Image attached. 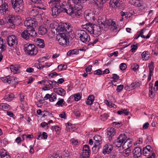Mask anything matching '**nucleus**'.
Segmentation results:
<instances>
[{"label":"nucleus","instance_id":"f257e3e1","mask_svg":"<svg viewBox=\"0 0 158 158\" xmlns=\"http://www.w3.org/2000/svg\"><path fill=\"white\" fill-rule=\"evenodd\" d=\"M61 0H50L48 2L49 6H52V15L54 18H56L61 13L65 12L71 15L74 13L73 7L68 3Z\"/></svg>","mask_w":158,"mask_h":158},{"label":"nucleus","instance_id":"f03ea898","mask_svg":"<svg viewBox=\"0 0 158 158\" xmlns=\"http://www.w3.org/2000/svg\"><path fill=\"white\" fill-rule=\"evenodd\" d=\"M76 34L83 43L87 44L90 40L89 35L84 30H79L76 31Z\"/></svg>","mask_w":158,"mask_h":158},{"label":"nucleus","instance_id":"7ed1b4c3","mask_svg":"<svg viewBox=\"0 0 158 158\" xmlns=\"http://www.w3.org/2000/svg\"><path fill=\"white\" fill-rule=\"evenodd\" d=\"M11 5L16 12H20L24 10L23 0H11Z\"/></svg>","mask_w":158,"mask_h":158},{"label":"nucleus","instance_id":"20e7f679","mask_svg":"<svg viewBox=\"0 0 158 158\" xmlns=\"http://www.w3.org/2000/svg\"><path fill=\"white\" fill-rule=\"evenodd\" d=\"M24 51L26 53L31 55H35L38 52L35 45L31 44L26 45L24 48Z\"/></svg>","mask_w":158,"mask_h":158},{"label":"nucleus","instance_id":"39448f33","mask_svg":"<svg viewBox=\"0 0 158 158\" xmlns=\"http://www.w3.org/2000/svg\"><path fill=\"white\" fill-rule=\"evenodd\" d=\"M24 24L27 27L28 29L32 30L34 29V27L37 26V22L35 19L31 18H27L24 22Z\"/></svg>","mask_w":158,"mask_h":158},{"label":"nucleus","instance_id":"423d86ee","mask_svg":"<svg viewBox=\"0 0 158 158\" xmlns=\"http://www.w3.org/2000/svg\"><path fill=\"white\" fill-rule=\"evenodd\" d=\"M56 39L59 44L60 45L66 46L69 45V40L64 33H60L59 35H57Z\"/></svg>","mask_w":158,"mask_h":158},{"label":"nucleus","instance_id":"0eeeda50","mask_svg":"<svg viewBox=\"0 0 158 158\" xmlns=\"http://www.w3.org/2000/svg\"><path fill=\"white\" fill-rule=\"evenodd\" d=\"M59 30L60 32H61V33H64L65 34L72 31V27L69 23H63L60 25Z\"/></svg>","mask_w":158,"mask_h":158},{"label":"nucleus","instance_id":"6e6552de","mask_svg":"<svg viewBox=\"0 0 158 158\" xmlns=\"http://www.w3.org/2000/svg\"><path fill=\"white\" fill-rule=\"evenodd\" d=\"M36 35V33L34 29L24 30L21 34L22 37L26 40L29 39L30 37H33Z\"/></svg>","mask_w":158,"mask_h":158},{"label":"nucleus","instance_id":"1a4fd4ad","mask_svg":"<svg viewBox=\"0 0 158 158\" xmlns=\"http://www.w3.org/2000/svg\"><path fill=\"white\" fill-rule=\"evenodd\" d=\"M126 138V136L124 134H121L114 141L115 145L118 148L120 147Z\"/></svg>","mask_w":158,"mask_h":158},{"label":"nucleus","instance_id":"9d476101","mask_svg":"<svg viewBox=\"0 0 158 158\" xmlns=\"http://www.w3.org/2000/svg\"><path fill=\"white\" fill-rule=\"evenodd\" d=\"M7 43L8 45L10 47L14 46H16L18 44V39L15 35H10L7 38Z\"/></svg>","mask_w":158,"mask_h":158},{"label":"nucleus","instance_id":"9b49d317","mask_svg":"<svg viewBox=\"0 0 158 158\" xmlns=\"http://www.w3.org/2000/svg\"><path fill=\"white\" fill-rule=\"evenodd\" d=\"M100 22H101V26L102 27H103V26L105 27L106 26V27L107 26H110L111 27L110 28L111 29H112L113 30L116 29L117 28V25L111 19H109L106 21V23L102 22L101 21L99 22V23Z\"/></svg>","mask_w":158,"mask_h":158},{"label":"nucleus","instance_id":"f8f14e48","mask_svg":"<svg viewBox=\"0 0 158 158\" xmlns=\"http://www.w3.org/2000/svg\"><path fill=\"white\" fill-rule=\"evenodd\" d=\"M97 26L95 24L88 23L85 25H83L82 27L84 29H86L91 34H94L95 27Z\"/></svg>","mask_w":158,"mask_h":158},{"label":"nucleus","instance_id":"ddd939ff","mask_svg":"<svg viewBox=\"0 0 158 158\" xmlns=\"http://www.w3.org/2000/svg\"><path fill=\"white\" fill-rule=\"evenodd\" d=\"M8 12V6L7 3L4 2L0 6V13L2 15L7 14Z\"/></svg>","mask_w":158,"mask_h":158},{"label":"nucleus","instance_id":"4468645a","mask_svg":"<svg viewBox=\"0 0 158 158\" xmlns=\"http://www.w3.org/2000/svg\"><path fill=\"white\" fill-rule=\"evenodd\" d=\"M141 148L135 147L133 151L134 158H140L142 154Z\"/></svg>","mask_w":158,"mask_h":158},{"label":"nucleus","instance_id":"2eb2a0df","mask_svg":"<svg viewBox=\"0 0 158 158\" xmlns=\"http://www.w3.org/2000/svg\"><path fill=\"white\" fill-rule=\"evenodd\" d=\"M113 149L112 146L110 144L105 145L103 148L102 153L104 155L110 154Z\"/></svg>","mask_w":158,"mask_h":158},{"label":"nucleus","instance_id":"dca6fc26","mask_svg":"<svg viewBox=\"0 0 158 158\" xmlns=\"http://www.w3.org/2000/svg\"><path fill=\"white\" fill-rule=\"evenodd\" d=\"M115 129L113 127H111L107 129V137L108 138V139L110 141L111 140L112 137L115 135Z\"/></svg>","mask_w":158,"mask_h":158},{"label":"nucleus","instance_id":"f3484780","mask_svg":"<svg viewBox=\"0 0 158 158\" xmlns=\"http://www.w3.org/2000/svg\"><path fill=\"white\" fill-rule=\"evenodd\" d=\"M148 67L149 68V74L148 77V81H149L151 80V76L153 75V71L154 67L153 62L151 61L150 63L149 64Z\"/></svg>","mask_w":158,"mask_h":158},{"label":"nucleus","instance_id":"a211bd4d","mask_svg":"<svg viewBox=\"0 0 158 158\" xmlns=\"http://www.w3.org/2000/svg\"><path fill=\"white\" fill-rule=\"evenodd\" d=\"M17 18L15 17V16L13 15H10L8 18V21L7 22L10 24V26H11V28L15 27V20Z\"/></svg>","mask_w":158,"mask_h":158},{"label":"nucleus","instance_id":"6ab92c4d","mask_svg":"<svg viewBox=\"0 0 158 158\" xmlns=\"http://www.w3.org/2000/svg\"><path fill=\"white\" fill-rule=\"evenodd\" d=\"M120 0H110L109 3L110 7L116 9L119 6V1Z\"/></svg>","mask_w":158,"mask_h":158},{"label":"nucleus","instance_id":"aec40b11","mask_svg":"<svg viewBox=\"0 0 158 158\" xmlns=\"http://www.w3.org/2000/svg\"><path fill=\"white\" fill-rule=\"evenodd\" d=\"M36 40V45L37 47L42 48H44L45 44L43 40L39 38H37Z\"/></svg>","mask_w":158,"mask_h":158},{"label":"nucleus","instance_id":"412c9836","mask_svg":"<svg viewBox=\"0 0 158 158\" xmlns=\"http://www.w3.org/2000/svg\"><path fill=\"white\" fill-rule=\"evenodd\" d=\"M132 146V141L130 139H127L123 145V148H130Z\"/></svg>","mask_w":158,"mask_h":158},{"label":"nucleus","instance_id":"4be33fe9","mask_svg":"<svg viewBox=\"0 0 158 158\" xmlns=\"http://www.w3.org/2000/svg\"><path fill=\"white\" fill-rule=\"evenodd\" d=\"M53 91L54 92L61 96H64L65 94V90L61 88H55L53 89Z\"/></svg>","mask_w":158,"mask_h":158},{"label":"nucleus","instance_id":"5701e85b","mask_svg":"<svg viewBox=\"0 0 158 158\" xmlns=\"http://www.w3.org/2000/svg\"><path fill=\"white\" fill-rule=\"evenodd\" d=\"M73 2L76 5H80V7L79 8L78 10L81 9L82 7L81 6V4L86 2L87 0H72Z\"/></svg>","mask_w":158,"mask_h":158},{"label":"nucleus","instance_id":"b1692460","mask_svg":"<svg viewBox=\"0 0 158 158\" xmlns=\"http://www.w3.org/2000/svg\"><path fill=\"white\" fill-rule=\"evenodd\" d=\"M47 28L44 26H40L38 29L39 33L41 35H44L47 32Z\"/></svg>","mask_w":158,"mask_h":158},{"label":"nucleus","instance_id":"393cba45","mask_svg":"<svg viewBox=\"0 0 158 158\" xmlns=\"http://www.w3.org/2000/svg\"><path fill=\"white\" fill-rule=\"evenodd\" d=\"M51 83V81L45 80L44 85H45L44 88H46V89H44V90H49V89L53 88V87L52 86Z\"/></svg>","mask_w":158,"mask_h":158},{"label":"nucleus","instance_id":"a878e982","mask_svg":"<svg viewBox=\"0 0 158 158\" xmlns=\"http://www.w3.org/2000/svg\"><path fill=\"white\" fill-rule=\"evenodd\" d=\"M141 56L143 60L146 61L149 59L150 54L148 51H144L142 53Z\"/></svg>","mask_w":158,"mask_h":158},{"label":"nucleus","instance_id":"bb28decb","mask_svg":"<svg viewBox=\"0 0 158 158\" xmlns=\"http://www.w3.org/2000/svg\"><path fill=\"white\" fill-rule=\"evenodd\" d=\"M11 108L10 106L6 103H0V110H10Z\"/></svg>","mask_w":158,"mask_h":158},{"label":"nucleus","instance_id":"cd10ccee","mask_svg":"<svg viewBox=\"0 0 158 158\" xmlns=\"http://www.w3.org/2000/svg\"><path fill=\"white\" fill-rule=\"evenodd\" d=\"M0 156L1 158H10V156L5 150H2L0 151Z\"/></svg>","mask_w":158,"mask_h":158},{"label":"nucleus","instance_id":"c85d7f7f","mask_svg":"<svg viewBox=\"0 0 158 158\" xmlns=\"http://www.w3.org/2000/svg\"><path fill=\"white\" fill-rule=\"evenodd\" d=\"M20 68V67L19 65H15L11 66L10 69L11 71L14 73H16L19 72V69Z\"/></svg>","mask_w":158,"mask_h":158},{"label":"nucleus","instance_id":"c756f323","mask_svg":"<svg viewBox=\"0 0 158 158\" xmlns=\"http://www.w3.org/2000/svg\"><path fill=\"white\" fill-rule=\"evenodd\" d=\"M1 80L4 83L10 84L11 83L12 79H11L9 76L6 77H2L1 78Z\"/></svg>","mask_w":158,"mask_h":158},{"label":"nucleus","instance_id":"7c9ffc66","mask_svg":"<svg viewBox=\"0 0 158 158\" xmlns=\"http://www.w3.org/2000/svg\"><path fill=\"white\" fill-rule=\"evenodd\" d=\"M15 98V96L12 93H10L9 94L6 95L4 97L5 99L7 101H10Z\"/></svg>","mask_w":158,"mask_h":158},{"label":"nucleus","instance_id":"2f4dec72","mask_svg":"<svg viewBox=\"0 0 158 158\" xmlns=\"http://www.w3.org/2000/svg\"><path fill=\"white\" fill-rule=\"evenodd\" d=\"M94 96L93 95H89L86 101V104L88 105H91L94 101Z\"/></svg>","mask_w":158,"mask_h":158},{"label":"nucleus","instance_id":"473e14b6","mask_svg":"<svg viewBox=\"0 0 158 158\" xmlns=\"http://www.w3.org/2000/svg\"><path fill=\"white\" fill-rule=\"evenodd\" d=\"M149 96L151 98H152L153 97V95L154 94V92L153 91V89L152 87V84L149 83Z\"/></svg>","mask_w":158,"mask_h":158},{"label":"nucleus","instance_id":"72a5a7b5","mask_svg":"<svg viewBox=\"0 0 158 158\" xmlns=\"http://www.w3.org/2000/svg\"><path fill=\"white\" fill-rule=\"evenodd\" d=\"M65 102L64 101L63 99L61 98L59 99L55 104L56 106H63L65 104Z\"/></svg>","mask_w":158,"mask_h":158},{"label":"nucleus","instance_id":"f704fd0d","mask_svg":"<svg viewBox=\"0 0 158 158\" xmlns=\"http://www.w3.org/2000/svg\"><path fill=\"white\" fill-rule=\"evenodd\" d=\"M78 50L77 49H74L69 51L67 53V55L68 56H70L72 55L77 54L78 53Z\"/></svg>","mask_w":158,"mask_h":158},{"label":"nucleus","instance_id":"c9c22d12","mask_svg":"<svg viewBox=\"0 0 158 158\" xmlns=\"http://www.w3.org/2000/svg\"><path fill=\"white\" fill-rule=\"evenodd\" d=\"M129 112V111L127 110V109H122L121 110H118L117 112V113L121 115L123 114H124L126 115H128Z\"/></svg>","mask_w":158,"mask_h":158},{"label":"nucleus","instance_id":"e433bc0d","mask_svg":"<svg viewBox=\"0 0 158 158\" xmlns=\"http://www.w3.org/2000/svg\"><path fill=\"white\" fill-rule=\"evenodd\" d=\"M30 13L31 15L33 17L37 16L39 14L37 10H36L35 9H33L30 11Z\"/></svg>","mask_w":158,"mask_h":158},{"label":"nucleus","instance_id":"4c0bfd02","mask_svg":"<svg viewBox=\"0 0 158 158\" xmlns=\"http://www.w3.org/2000/svg\"><path fill=\"white\" fill-rule=\"evenodd\" d=\"M119 78V76L116 74H113L112 78L114 80H113L112 81L113 85H116L114 83L117 81L116 80H118Z\"/></svg>","mask_w":158,"mask_h":158},{"label":"nucleus","instance_id":"58836bf2","mask_svg":"<svg viewBox=\"0 0 158 158\" xmlns=\"http://www.w3.org/2000/svg\"><path fill=\"white\" fill-rule=\"evenodd\" d=\"M125 150L123 152V155L124 156H127L130 153L131 149L130 148H125Z\"/></svg>","mask_w":158,"mask_h":158},{"label":"nucleus","instance_id":"ea45409f","mask_svg":"<svg viewBox=\"0 0 158 158\" xmlns=\"http://www.w3.org/2000/svg\"><path fill=\"white\" fill-rule=\"evenodd\" d=\"M92 16V15L91 13H85L84 15L85 19L88 22L91 20Z\"/></svg>","mask_w":158,"mask_h":158},{"label":"nucleus","instance_id":"a19ab883","mask_svg":"<svg viewBox=\"0 0 158 158\" xmlns=\"http://www.w3.org/2000/svg\"><path fill=\"white\" fill-rule=\"evenodd\" d=\"M89 156V154L87 152L82 151V152L80 155V158H87Z\"/></svg>","mask_w":158,"mask_h":158},{"label":"nucleus","instance_id":"79ce46f5","mask_svg":"<svg viewBox=\"0 0 158 158\" xmlns=\"http://www.w3.org/2000/svg\"><path fill=\"white\" fill-rule=\"evenodd\" d=\"M143 4V1L139 0H136L133 5L136 6L140 7Z\"/></svg>","mask_w":158,"mask_h":158},{"label":"nucleus","instance_id":"37998d69","mask_svg":"<svg viewBox=\"0 0 158 158\" xmlns=\"http://www.w3.org/2000/svg\"><path fill=\"white\" fill-rule=\"evenodd\" d=\"M56 99V96L54 93H52L50 94V98H49V101L50 102H53L55 101Z\"/></svg>","mask_w":158,"mask_h":158},{"label":"nucleus","instance_id":"c03bdc74","mask_svg":"<svg viewBox=\"0 0 158 158\" xmlns=\"http://www.w3.org/2000/svg\"><path fill=\"white\" fill-rule=\"evenodd\" d=\"M94 2H93V4L96 5L97 7L101 8L102 7V4L101 3L99 2H98V0H93Z\"/></svg>","mask_w":158,"mask_h":158},{"label":"nucleus","instance_id":"a18cd8bd","mask_svg":"<svg viewBox=\"0 0 158 158\" xmlns=\"http://www.w3.org/2000/svg\"><path fill=\"white\" fill-rule=\"evenodd\" d=\"M90 151V150L89 149V147L88 145H85L84 146L82 149L83 152H86L88 153H89V154Z\"/></svg>","mask_w":158,"mask_h":158},{"label":"nucleus","instance_id":"49530a36","mask_svg":"<svg viewBox=\"0 0 158 158\" xmlns=\"http://www.w3.org/2000/svg\"><path fill=\"white\" fill-rule=\"evenodd\" d=\"M69 154L68 152L66 151H64L61 156V158H69Z\"/></svg>","mask_w":158,"mask_h":158},{"label":"nucleus","instance_id":"de8ad7c7","mask_svg":"<svg viewBox=\"0 0 158 158\" xmlns=\"http://www.w3.org/2000/svg\"><path fill=\"white\" fill-rule=\"evenodd\" d=\"M67 67L66 65H63L62 64L59 65L58 66V69L60 71L65 70Z\"/></svg>","mask_w":158,"mask_h":158},{"label":"nucleus","instance_id":"09e8293b","mask_svg":"<svg viewBox=\"0 0 158 158\" xmlns=\"http://www.w3.org/2000/svg\"><path fill=\"white\" fill-rule=\"evenodd\" d=\"M128 13L127 12H123V11H121L120 12V15L122 17H124V18L127 19L128 16Z\"/></svg>","mask_w":158,"mask_h":158},{"label":"nucleus","instance_id":"8fccbe9b","mask_svg":"<svg viewBox=\"0 0 158 158\" xmlns=\"http://www.w3.org/2000/svg\"><path fill=\"white\" fill-rule=\"evenodd\" d=\"M108 117V114H104L102 115H101L100 119L103 121H105L107 119Z\"/></svg>","mask_w":158,"mask_h":158},{"label":"nucleus","instance_id":"3c124183","mask_svg":"<svg viewBox=\"0 0 158 158\" xmlns=\"http://www.w3.org/2000/svg\"><path fill=\"white\" fill-rule=\"evenodd\" d=\"M31 1L35 4L40 5L42 3L41 0H31Z\"/></svg>","mask_w":158,"mask_h":158},{"label":"nucleus","instance_id":"603ef678","mask_svg":"<svg viewBox=\"0 0 158 158\" xmlns=\"http://www.w3.org/2000/svg\"><path fill=\"white\" fill-rule=\"evenodd\" d=\"M132 70L134 71H135L138 69L139 67V65L136 63H134L132 66Z\"/></svg>","mask_w":158,"mask_h":158},{"label":"nucleus","instance_id":"864d4df0","mask_svg":"<svg viewBox=\"0 0 158 158\" xmlns=\"http://www.w3.org/2000/svg\"><path fill=\"white\" fill-rule=\"evenodd\" d=\"M92 66L91 65H89L86 69V71L87 73L89 74L91 73V71L92 70Z\"/></svg>","mask_w":158,"mask_h":158},{"label":"nucleus","instance_id":"5fc2aeb1","mask_svg":"<svg viewBox=\"0 0 158 158\" xmlns=\"http://www.w3.org/2000/svg\"><path fill=\"white\" fill-rule=\"evenodd\" d=\"M60 75V74H58L56 72H54L49 74V76L50 77V78H52L54 76H56L57 75Z\"/></svg>","mask_w":158,"mask_h":158},{"label":"nucleus","instance_id":"6e6d98bb","mask_svg":"<svg viewBox=\"0 0 158 158\" xmlns=\"http://www.w3.org/2000/svg\"><path fill=\"white\" fill-rule=\"evenodd\" d=\"M127 68L126 65L124 63H122L120 64V69L122 70H125Z\"/></svg>","mask_w":158,"mask_h":158},{"label":"nucleus","instance_id":"4d7b16f0","mask_svg":"<svg viewBox=\"0 0 158 158\" xmlns=\"http://www.w3.org/2000/svg\"><path fill=\"white\" fill-rule=\"evenodd\" d=\"M94 74L98 75H101L102 74V71L100 69H98L94 71Z\"/></svg>","mask_w":158,"mask_h":158},{"label":"nucleus","instance_id":"13d9d810","mask_svg":"<svg viewBox=\"0 0 158 158\" xmlns=\"http://www.w3.org/2000/svg\"><path fill=\"white\" fill-rule=\"evenodd\" d=\"M19 96L20 98V101L22 102L24 101V97H25V94L22 93H20L19 94Z\"/></svg>","mask_w":158,"mask_h":158},{"label":"nucleus","instance_id":"bf43d9fd","mask_svg":"<svg viewBox=\"0 0 158 158\" xmlns=\"http://www.w3.org/2000/svg\"><path fill=\"white\" fill-rule=\"evenodd\" d=\"M123 85H120L118 86L116 90L118 92H120L123 89Z\"/></svg>","mask_w":158,"mask_h":158},{"label":"nucleus","instance_id":"052dcab7","mask_svg":"<svg viewBox=\"0 0 158 158\" xmlns=\"http://www.w3.org/2000/svg\"><path fill=\"white\" fill-rule=\"evenodd\" d=\"M98 146L95 145L92 148V149L93 152L96 153L98 150Z\"/></svg>","mask_w":158,"mask_h":158},{"label":"nucleus","instance_id":"680f3d73","mask_svg":"<svg viewBox=\"0 0 158 158\" xmlns=\"http://www.w3.org/2000/svg\"><path fill=\"white\" fill-rule=\"evenodd\" d=\"M75 128L73 127H66V130L67 131L69 132L73 131H74Z\"/></svg>","mask_w":158,"mask_h":158},{"label":"nucleus","instance_id":"e2e57ef3","mask_svg":"<svg viewBox=\"0 0 158 158\" xmlns=\"http://www.w3.org/2000/svg\"><path fill=\"white\" fill-rule=\"evenodd\" d=\"M51 64H51V63H50L49 64V65H48L47 64H46L45 65H41V66H40V65H38V66L37 67V68L39 69H42L44 68L45 66H50L51 65Z\"/></svg>","mask_w":158,"mask_h":158},{"label":"nucleus","instance_id":"0e129e2a","mask_svg":"<svg viewBox=\"0 0 158 158\" xmlns=\"http://www.w3.org/2000/svg\"><path fill=\"white\" fill-rule=\"evenodd\" d=\"M81 97L79 94H76L74 96L75 100L76 101H78L80 99Z\"/></svg>","mask_w":158,"mask_h":158},{"label":"nucleus","instance_id":"69168bd1","mask_svg":"<svg viewBox=\"0 0 158 158\" xmlns=\"http://www.w3.org/2000/svg\"><path fill=\"white\" fill-rule=\"evenodd\" d=\"M131 50L132 52H134L136 50L137 48V46L136 45H133L131 46Z\"/></svg>","mask_w":158,"mask_h":158},{"label":"nucleus","instance_id":"338daca9","mask_svg":"<svg viewBox=\"0 0 158 158\" xmlns=\"http://www.w3.org/2000/svg\"><path fill=\"white\" fill-rule=\"evenodd\" d=\"M135 84L134 83H131L129 86V89H132L135 88Z\"/></svg>","mask_w":158,"mask_h":158},{"label":"nucleus","instance_id":"774afa93","mask_svg":"<svg viewBox=\"0 0 158 158\" xmlns=\"http://www.w3.org/2000/svg\"><path fill=\"white\" fill-rule=\"evenodd\" d=\"M143 29H141L139 35L142 38H145V36L143 35Z\"/></svg>","mask_w":158,"mask_h":158}]
</instances>
